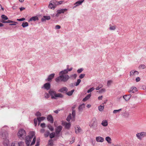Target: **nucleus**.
Returning a JSON list of instances; mask_svg holds the SVG:
<instances>
[{"label": "nucleus", "instance_id": "nucleus-1", "mask_svg": "<svg viewBox=\"0 0 146 146\" xmlns=\"http://www.w3.org/2000/svg\"><path fill=\"white\" fill-rule=\"evenodd\" d=\"M59 76L55 79V81L57 82H66L70 78L68 74H59Z\"/></svg>", "mask_w": 146, "mask_h": 146}, {"label": "nucleus", "instance_id": "nucleus-2", "mask_svg": "<svg viewBox=\"0 0 146 146\" xmlns=\"http://www.w3.org/2000/svg\"><path fill=\"white\" fill-rule=\"evenodd\" d=\"M89 126L94 130H96L98 129V123L96 118H93L90 121L89 123Z\"/></svg>", "mask_w": 146, "mask_h": 146}, {"label": "nucleus", "instance_id": "nucleus-3", "mask_svg": "<svg viewBox=\"0 0 146 146\" xmlns=\"http://www.w3.org/2000/svg\"><path fill=\"white\" fill-rule=\"evenodd\" d=\"M35 132L33 131L30 132L29 135L26 136L25 138V142L27 146L30 145L31 141L33 137L35 136Z\"/></svg>", "mask_w": 146, "mask_h": 146}, {"label": "nucleus", "instance_id": "nucleus-4", "mask_svg": "<svg viewBox=\"0 0 146 146\" xmlns=\"http://www.w3.org/2000/svg\"><path fill=\"white\" fill-rule=\"evenodd\" d=\"M49 94L51 96L52 99H56V97H60L62 98L63 97V95L60 93L56 94V93L54 91L50 90L49 92Z\"/></svg>", "mask_w": 146, "mask_h": 146}, {"label": "nucleus", "instance_id": "nucleus-5", "mask_svg": "<svg viewBox=\"0 0 146 146\" xmlns=\"http://www.w3.org/2000/svg\"><path fill=\"white\" fill-rule=\"evenodd\" d=\"M26 135L25 131L23 129H20L17 133L19 138L22 140L24 139Z\"/></svg>", "mask_w": 146, "mask_h": 146}, {"label": "nucleus", "instance_id": "nucleus-6", "mask_svg": "<svg viewBox=\"0 0 146 146\" xmlns=\"http://www.w3.org/2000/svg\"><path fill=\"white\" fill-rule=\"evenodd\" d=\"M0 135L2 139L4 140L6 139V144L7 145H8L9 143V140L7 139L8 136V133L6 131L1 132L0 133Z\"/></svg>", "mask_w": 146, "mask_h": 146}, {"label": "nucleus", "instance_id": "nucleus-7", "mask_svg": "<svg viewBox=\"0 0 146 146\" xmlns=\"http://www.w3.org/2000/svg\"><path fill=\"white\" fill-rule=\"evenodd\" d=\"M59 2H58L55 0H53L51 1L48 7L49 8L54 9L56 6V5H59Z\"/></svg>", "mask_w": 146, "mask_h": 146}, {"label": "nucleus", "instance_id": "nucleus-8", "mask_svg": "<svg viewBox=\"0 0 146 146\" xmlns=\"http://www.w3.org/2000/svg\"><path fill=\"white\" fill-rule=\"evenodd\" d=\"M136 136L138 139L141 140L142 138L146 136V132H142L138 133L136 134Z\"/></svg>", "mask_w": 146, "mask_h": 146}, {"label": "nucleus", "instance_id": "nucleus-9", "mask_svg": "<svg viewBox=\"0 0 146 146\" xmlns=\"http://www.w3.org/2000/svg\"><path fill=\"white\" fill-rule=\"evenodd\" d=\"M139 74V72L134 70H131L130 72V76L132 78L136 77Z\"/></svg>", "mask_w": 146, "mask_h": 146}, {"label": "nucleus", "instance_id": "nucleus-10", "mask_svg": "<svg viewBox=\"0 0 146 146\" xmlns=\"http://www.w3.org/2000/svg\"><path fill=\"white\" fill-rule=\"evenodd\" d=\"M23 144L24 142L22 141L19 142H15L12 143L11 146H23Z\"/></svg>", "mask_w": 146, "mask_h": 146}, {"label": "nucleus", "instance_id": "nucleus-11", "mask_svg": "<svg viewBox=\"0 0 146 146\" xmlns=\"http://www.w3.org/2000/svg\"><path fill=\"white\" fill-rule=\"evenodd\" d=\"M62 127L61 125L58 126L55 129L56 133L57 135L59 134L62 129Z\"/></svg>", "mask_w": 146, "mask_h": 146}, {"label": "nucleus", "instance_id": "nucleus-12", "mask_svg": "<svg viewBox=\"0 0 146 146\" xmlns=\"http://www.w3.org/2000/svg\"><path fill=\"white\" fill-rule=\"evenodd\" d=\"M137 91V89L135 87H132L130 88L128 92L130 93H133L136 92Z\"/></svg>", "mask_w": 146, "mask_h": 146}, {"label": "nucleus", "instance_id": "nucleus-13", "mask_svg": "<svg viewBox=\"0 0 146 146\" xmlns=\"http://www.w3.org/2000/svg\"><path fill=\"white\" fill-rule=\"evenodd\" d=\"M62 124L64 125L65 127L67 129H69L70 128L71 124L70 123H67L66 122H62Z\"/></svg>", "mask_w": 146, "mask_h": 146}, {"label": "nucleus", "instance_id": "nucleus-14", "mask_svg": "<svg viewBox=\"0 0 146 146\" xmlns=\"http://www.w3.org/2000/svg\"><path fill=\"white\" fill-rule=\"evenodd\" d=\"M84 1V0H79L78 1L76 2L74 5L75 6L74 7V8L76 7H77L79 6L82 4V3Z\"/></svg>", "mask_w": 146, "mask_h": 146}, {"label": "nucleus", "instance_id": "nucleus-15", "mask_svg": "<svg viewBox=\"0 0 146 146\" xmlns=\"http://www.w3.org/2000/svg\"><path fill=\"white\" fill-rule=\"evenodd\" d=\"M43 87L47 90H49L50 87V84L49 83H46L44 84L43 87H42V88Z\"/></svg>", "mask_w": 146, "mask_h": 146}, {"label": "nucleus", "instance_id": "nucleus-16", "mask_svg": "<svg viewBox=\"0 0 146 146\" xmlns=\"http://www.w3.org/2000/svg\"><path fill=\"white\" fill-rule=\"evenodd\" d=\"M67 10V9H66L58 10L57 11V13L56 15V16H58L59 14H60L61 13H64Z\"/></svg>", "mask_w": 146, "mask_h": 146}, {"label": "nucleus", "instance_id": "nucleus-17", "mask_svg": "<svg viewBox=\"0 0 146 146\" xmlns=\"http://www.w3.org/2000/svg\"><path fill=\"white\" fill-rule=\"evenodd\" d=\"M96 141L98 142H102L104 141V139L100 136L96 137Z\"/></svg>", "mask_w": 146, "mask_h": 146}, {"label": "nucleus", "instance_id": "nucleus-18", "mask_svg": "<svg viewBox=\"0 0 146 146\" xmlns=\"http://www.w3.org/2000/svg\"><path fill=\"white\" fill-rule=\"evenodd\" d=\"M131 95L130 94L128 95H125L123 96V98L126 101H128L131 98Z\"/></svg>", "mask_w": 146, "mask_h": 146}, {"label": "nucleus", "instance_id": "nucleus-19", "mask_svg": "<svg viewBox=\"0 0 146 146\" xmlns=\"http://www.w3.org/2000/svg\"><path fill=\"white\" fill-rule=\"evenodd\" d=\"M82 131L81 128L78 126L75 127V132L76 133L80 132Z\"/></svg>", "mask_w": 146, "mask_h": 146}, {"label": "nucleus", "instance_id": "nucleus-20", "mask_svg": "<svg viewBox=\"0 0 146 146\" xmlns=\"http://www.w3.org/2000/svg\"><path fill=\"white\" fill-rule=\"evenodd\" d=\"M68 91V89L66 87H64L60 89L58 91L61 92H67Z\"/></svg>", "mask_w": 146, "mask_h": 146}, {"label": "nucleus", "instance_id": "nucleus-21", "mask_svg": "<svg viewBox=\"0 0 146 146\" xmlns=\"http://www.w3.org/2000/svg\"><path fill=\"white\" fill-rule=\"evenodd\" d=\"M47 119L51 123H53V120L52 116L51 115H50L48 116L47 117Z\"/></svg>", "mask_w": 146, "mask_h": 146}, {"label": "nucleus", "instance_id": "nucleus-22", "mask_svg": "<svg viewBox=\"0 0 146 146\" xmlns=\"http://www.w3.org/2000/svg\"><path fill=\"white\" fill-rule=\"evenodd\" d=\"M45 117H37L38 120V125H39L40 124V122L41 121L44 120L45 119Z\"/></svg>", "mask_w": 146, "mask_h": 146}, {"label": "nucleus", "instance_id": "nucleus-23", "mask_svg": "<svg viewBox=\"0 0 146 146\" xmlns=\"http://www.w3.org/2000/svg\"><path fill=\"white\" fill-rule=\"evenodd\" d=\"M50 19V17L49 16H44L41 19V21L42 22H44L46 21V20H48Z\"/></svg>", "mask_w": 146, "mask_h": 146}, {"label": "nucleus", "instance_id": "nucleus-24", "mask_svg": "<svg viewBox=\"0 0 146 146\" xmlns=\"http://www.w3.org/2000/svg\"><path fill=\"white\" fill-rule=\"evenodd\" d=\"M54 74H52L50 75L47 78V80L48 81L51 80L52 79H53L54 76Z\"/></svg>", "mask_w": 146, "mask_h": 146}, {"label": "nucleus", "instance_id": "nucleus-25", "mask_svg": "<svg viewBox=\"0 0 146 146\" xmlns=\"http://www.w3.org/2000/svg\"><path fill=\"white\" fill-rule=\"evenodd\" d=\"M106 140L109 144H111L112 140L111 138L109 137H107L105 138Z\"/></svg>", "mask_w": 146, "mask_h": 146}, {"label": "nucleus", "instance_id": "nucleus-26", "mask_svg": "<svg viewBox=\"0 0 146 146\" xmlns=\"http://www.w3.org/2000/svg\"><path fill=\"white\" fill-rule=\"evenodd\" d=\"M68 70L66 69L62 71H60L59 73V74H66L68 73Z\"/></svg>", "mask_w": 146, "mask_h": 146}, {"label": "nucleus", "instance_id": "nucleus-27", "mask_svg": "<svg viewBox=\"0 0 146 146\" xmlns=\"http://www.w3.org/2000/svg\"><path fill=\"white\" fill-rule=\"evenodd\" d=\"M101 124L104 126H107L108 125L107 121L106 120H104L102 121Z\"/></svg>", "mask_w": 146, "mask_h": 146}, {"label": "nucleus", "instance_id": "nucleus-28", "mask_svg": "<svg viewBox=\"0 0 146 146\" xmlns=\"http://www.w3.org/2000/svg\"><path fill=\"white\" fill-rule=\"evenodd\" d=\"M85 108V105L84 104L80 105L78 107L79 110L82 111Z\"/></svg>", "mask_w": 146, "mask_h": 146}, {"label": "nucleus", "instance_id": "nucleus-29", "mask_svg": "<svg viewBox=\"0 0 146 146\" xmlns=\"http://www.w3.org/2000/svg\"><path fill=\"white\" fill-rule=\"evenodd\" d=\"M91 96V94H88L86 96L85 98H84L83 99V101L84 102L86 101L90 98V97Z\"/></svg>", "mask_w": 146, "mask_h": 146}, {"label": "nucleus", "instance_id": "nucleus-30", "mask_svg": "<svg viewBox=\"0 0 146 146\" xmlns=\"http://www.w3.org/2000/svg\"><path fill=\"white\" fill-rule=\"evenodd\" d=\"M38 17L36 16L33 17H31L29 20V21H36V20H38Z\"/></svg>", "mask_w": 146, "mask_h": 146}, {"label": "nucleus", "instance_id": "nucleus-31", "mask_svg": "<svg viewBox=\"0 0 146 146\" xmlns=\"http://www.w3.org/2000/svg\"><path fill=\"white\" fill-rule=\"evenodd\" d=\"M74 91V90L73 89L71 91L67 92L66 94L69 96H70L72 95Z\"/></svg>", "mask_w": 146, "mask_h": 146}, {"label": "nucleus", "instance_id": "nucleus-32", "mask_svg": "<svg viewBox=\"0 0 146 146\" xmlns=\"http://www.w3.org/2000/svg\"><path fill=\"white\" fill-rule=\"evenodd\" d=\"M109 29L111 30H114L116 29V26L115 25L111 26V25H110Z\"/></svg>", "mask_w": 146, "mask_h": 146}, {"label": "nucleus", "instance_id": "nucleus-33", "mask_svg": "<svg viewBox=\"0 0 146 146\" xmlns=\"http://www.w3.org/2000/svg\"><path fill=\"white\" fill-rule=\"evenodd\" d=\"M104 108V105L100 106L98 107V110L100 111H102L103 110Z\"/></svg>", "mask_w": 146, "mask_h": 146}, {"label": "nucleus", "instance_id": "nucleus-34", "mask_svg": "<svg viewBox=\"0 0 146 146\" xmlns=\"http://www.w3.org/2000/svg\"><path fill=\"white\" fill-rule=\"evenodd\" d=\"M28 23L27 22H25V23H22V26L23 27L25 28L26 27L28 26Z\"/></svg>", "mask_w": 146, "mask_h": 146}, {"label": "nucleus", "instance_id": "nucleus-35", "mask_svg": "<svg viewBox=\"0 0 146 146\" xmlns=\"http://www.w3.org/2000/svg\"><path fill=\"white\" fill-rule=\"evenodd\" d=\"M53 141L52 139H50L49 140L48 142V145L50 146H52L53 145Z\"/></svg>", "mask_w": 146, "mask_h": 146}, {"label": "nucleus", "instance_id": "nucleus-36", "mask_svg": "<svg viewBox=\"0 0 146 146\" xmlns=\"http://www.w3.org/2000/svg\"><path fill=\"white\" fill-rule=\"evenodd\" d=\"M36 140V137H35V136L33 138V141L32 142V143H31V144H30V145H33L35 143V142Z\"/></svg>", "mask_w": 146, "mask_h": 146}, {"label": "nucleus", "instance_id": "nucleus-37", "mask_svg": "<svg viewBox=\"0 0 146 146\" xmlns=\"http://www.w3.org/2000/svg\"><path fill=\"white\" fill-rule=\"evenodd\" d=\"M77 76V74H74L71 75L70 76V77L72 79H75L76 78Z\"/></svg>", "mask_w": 146, "mask_h": 146}, {"label": "nucleus", "instance_id": "nucleus-38", "mask_svg": "<svg viewBox=\"0 0 146 146\" xmlns=\"http://www.w3.org/2000/svg\"><path fill=\"white\" fill-rule=\"evenodd\" d=\"M103 86V85L102 84H100L99 85V86L97 87L96 88V90H99Z\"/></svg>", "mask_w": 146, "mask_h": 146}, {"label": "nucleus", "instance_id": "nucleus-39", "mask_svg": "<svg viewBox=\"0 0 146 146\" xmlns=\"http://www.w3.org/2000/svg\"><path fill=\"white\" fill-rule=\"evenodd\" d=\"M49 134H50L49 132L48 131H46L45 132V133L44 134V136L45 137H48L49 136Z\"/></svg>", "mask_w": 146, "mask_h": 146}, {"label": "nucleus", "instance_id": "nucleus-40", "mask_svg": "<svg viewBox=\"0 0 146 146\" xmlns=\"http://www.w3.org/2000/svg\"><path fill=\"white\" fill-rule=\"evenodd\" d=\"M121 110V109H120L118 110H113V113H116L118 112H119Z\"/></svg>", "mask_w": 146, "mask_h": 146}, {"label": "nucleus", "instance_id": "nucleus-41", "mask_svg": "<svg viewBox=\"0 0 146 146\" xmlns=\"http://www.w3.org/2000/svg\"><path fill=\"white\" fill-rule=\"evenodd\" d=\"M55 133H52L50 134V137L51 138H52L54 137Z\"/></svg>", "mask_w": 146, "mask_h": 146}, {"label": "nucleus", "instance_id": "nucleus-42", "mask_svg": "<svg viewBox=\"0 0 146 146\" xmlns=\"http://www.w3.org/2000/svg\"><path fill=\"white\" fill-rule=\"evenodd\" d=\"M1 17L2 18L4 19V20H6L8 19V17L4 15H2Z\"/></svg>", "mask_w": 146, "mask_h": 146}, {"label": "nucleus", "instance_id": "nucleus-43", "mask_svg": "<svg viewBox=\"0 0 146 146\" xmlns=\"http://www.w3.org/2000/svg\"><path fill=\"white\" fill-rule=\"evenodd\" d=\"M71 119V115L70 113V114L67 117V118L66 120L68 121H70Z\"/></svg>", "mask_w": 146, "mask_h": 146}, {"label": "nucleus", "instance_id": "nucleus-44", "mask_svg": "<svg viewBox=\"0 0 146 146\" xmlns=\"http://www.w3.org/2000/svg\"><path fill=\"white\" fill-rule=\"evenodd\" d=\"M81 81V80L80 79H78L77 80V81L76 82V84L75 85V86H78L79 84L80 83V82Z\"/></svg>", "mask_w": 146, "mask_h": 146}, {"label": "nucleus", "instance_id": "nucleus-45", "mask_svg": "<svg viewBox=\"0 0 146 146\" xmlns=\"http://www.w3.org/2000/svg\"><path fill=\"white\" fill-rule=\"evenodd\" d=\"M112 82V80H109L108 81L107 83V86H110Z\"/></svg>", "mask_w": 146, "mask_h": 146}, {"label": "nucleus", "instance_id": "nucleus-46", "mask_svg": "<svg viewBox=\"0 0 146 146\" xmlns=\"http://www.w3.org/2000/svg\"><path fill=\"white\" fill-rule=\"evenodd\" d=\"M105 91H106V89L105 88H102L99 91V93H103V92H105Z\"/></svg>", "mask_w": 146, "mask_h": 146}, {"label": "nucleus", "instance_id": "nucleus-47", "mask_svg": "<svg viewBox=\"0 0 146 146\" xmlns=\"http://www.w3.org/2000/svg\"><path fill=\"white\" fill-rule=\"evenodd\" d=\"M37 121H38L37 117L36 119L35 118L34 120V124L35 126H36L37 124Z\"/></svg>", "mask_w": 146, "mask_h": 146}, {"label": "nucleus", "instance_id": "nucleus-48", "mask_svg": "<svg viewBox=\"0 0 146 146\" xmlns=\"http://www.w3.org/2000/svg\"><path fill=\"white\" fill-rule=\"evenodd\" d=\"M94 90V88L93 87H92L91 88H90V89L88 90L87 91V92L88 93H89L90 92H92V91Z\"/></svg>", "mask_w": 146, "mask_h": 146}, {"label": "nucleus", "instance_id": "nucleus-49", "mask_svg": "<svg viewBox=\"0 0 146 146\" xmlns=\"http://www.w3.org/2000/svg\"><path fill=\"white\" fill-rule=\"evenodd\" d=\"M76 112L74 110H73L72 115L73 117L74 118L75 116Z\"/></svg>", "mask_w": 146, "mask_h": 146}, {"label": "nucleus", "instance_id": "nucleus-50", "mask_svg": "<svg viewBox=\"0 0 146 146\" xmlns=\"http://www.w3.org/2000/svg\"><path fill=\"white\" fill-rule=\"evenodd\" d=\"M146 67V66L145 65L142 64L141 65L139 66V68H142V69L145 68Z\"/></svg>", "mask_w": 146, "mask_h": 146}, {"label": "nucleus", "instance_id": "nucleus-51", "mask_svg": "<svg viewBox=\"0 0 146 146\" xmlns=\"http://www.w3.org/2000/svg\"><path fill=\"white\" fill-rule=\"evenodd\" d=\"M85 74H81L79 76V78L82 79L85 76Z\"/></svg>", "mask_w": 146, "mask_h": 146}, {"label": "nucleus", "instance_id": "nucleus-52", "mask_svg": "<svg viewBox=\"0 0 146 146\" xmlns=\"http://www.w3.org/2000/svg\"><path fill=\"white\" fill-rule=\"evenodd\" d=\"M48 127L49 129L51 130V131H52L54 129L53 127L51 126H48Z\"/></svg>", "mask_w": 146, "mask_h": 146}, {"label": "nucleus", "instance_id": "nucleus-53", "mask_svg": "<svg viewBox=\"0 0 146 146\" xmlns=\"http://www.w3.org/2000/svg\"><path fill=\"white\" fill-rule=\"evenodd\" d=\"M83 70L82 68H80L79 69H78L77 70V72L78 73H81Z\"/></svg>", "mask_w": 146, "mask_h": 146}, {"label": "nucleus", "instance_id": "nucleus-54", "mask_svg": "<svg viewBox=\"0 0 146 146\" xmlns=\"http://www.w3.org/2000/svg\"><path fill=\"white\" fill-rule=\"evenodd\" d=\"M36 115L37 116H41V113L39 112H37L36 113Z\"/></svg>", "mask_w": 146, "mask_h": 146}, {"label": "nucleus", "instance_id": "nucleus-55", "mask_svg": "<svg viewBox=\"0 0 146 146\" xmlns=\"http://www.w3.org/2000/svg\"><path fill=\"white\" fill-rule=\"evenodd\" d=\"M45 97L46 98H48L49 97V95L48 94L46 93L44 95Z\"/></svg>", "mask_w": 146, "mask_h": 146}, {"label": "nucleus", "instance_id": "nucleus-56", "mask_svg": "<svg viewBox=\"0 0 146 146\" xmlns=\"http://www.w3.org/2000/svg\"><path fill=\"white\" fill-rule=\"evenodd\" d=\"M25 20V19L24 18H22L20 19H17V20L19 21H24Z\"/></svg>", "mask_w": 146, "mask_h": 146}, {"label": "nucleus", "instance_id": "nucleus-57", "mask_svg": "<svg viewBox=\"0 0 146 146\" xmlns=\"http://www.w3.org/2000/svg\"><path fill=\"white\" fill-rule=\"evenodd\" d=\"M140 78L139 77H137L136 78V82H138L140 81Z\"/></svg>", "mask_w": 146, "mask_h": 146}, {"label": "nucleus", "instance_id": "nucleus-58", "mask_svg": "<svg viewBox=\"0 0 146 146\" xmlns=\"http://www.w3.org/2000/svg\"><path fill=\"white\" fill-rule=\"evenodd\" d=\"M40 126L42 128L45 127V125L44 123H42L40 124Z\"/></svg>", "mask_w": 146, "mask_h": 146}, {"label": "nucleus", "instance_id": "nucleus-59", "mask_svg": "<svg viewBox=\"0 0 146 146\" xmlns=\"http://www.w3.org/2000/svg\"><path fill=\"white\" fill-rule=\"evenodd\" d=\"M60 28H61V27H60V26L59 25H56V26L55 27V28L56 29H60Z\"/></svg>", "mask_w": 146, "mask_h": 146}, {"label": "nucleus", "instance_id": "nucleus-60", "mask_svg": "<svg viewBox=\"0 0 146 146\" xmlns=\"http://www.w3.org/2000/svg\"><path fill=\"white\" fill-rule=\"evenodd\" d=\"M102 98H103L102 96H100L98 97V100H102Z\"/></svg>", "mask_w": 146, "mask_h": 146}, {"label": "nucleus", "instance_id": "nucleus-61", "mask_svg": "<svg viewBox=\"0 0 146 146\" xmlns=\"http://www.w3.org/2000/svg\"><path fill=\"white\" fill-rule=\"evenodd\" d=\"M12 8L13 10H16L17 9V7L15 6H14Z\"/></svg>", "mask_w": 146, "mask_h": 146}, {"label": "nucleus", "instance_id": "nucleus-62", "mask_svg": "<svg viewBox=\"0 0 146 146\" xmlns=\"http://www.w3.org/2000/svg\"><path fill=\"white\" fill-rule=\"evenodd\" d=\"M39 142H40L39 141H37L35 146H39L40 144Z\"/></svg>", "mask_w": 146, "mask_h": 146}, {"label": "nucleus", "instance_id": "nucleus-63", "mask_svg": "<svg viewBox=\"0 0 146 146\" xmlns=\"http://www.w3.org/2000/svg\"><path fill=\"white\" fill-rule=\"evenodd\" d=\"M45 130L44 129H42L40 130V132L42 133H43L44 132Z\"/></svg>", "mask_w": 146, "mask_h": 146}, {"label": "nucleus", "instance_id": "nucleus-64", "mask_svg": "<svg viewBox=\"0 0 146 146\" xmlns=\"http://www.w3.org/2000/svg\"><path fill=\"white\" fill-rule=\"evenodd\" d=\"M20 9L21 11H22L23 10L25 9V8L23 7H21L20 8Z\"/></svg>", "mask_w": 146, "mask_h": 146}]
</instances>
